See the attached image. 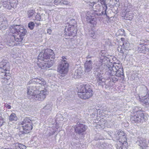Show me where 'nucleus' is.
<instances>
[{"mask_svg": "<svg viewBox=\"0 0 149 149\" xmlns=\"http://www.w3.org/2000/svg\"><path fill=\"white\" fill-rule=\"evenodd\" d=\"M3 19L2 18L0 17V29H2L3 26Z\"/></svg>", "mask_w": 149, "mask_h": 149, "instance_id": "a19ab883", "label": "nucleus"}, {"mask_svg": "<svg viewBox=\"0 0 149 149\" xmlns=\"http://www.w3.org/2000/svg\"><path fill=\"white\" fill-rule=\"evenodd\" d=\"M48 53V55H49V58H51L52 59H53L54 58L55 55L53 52V50L50 49L49 50L48 52H47Z\"/></svg>", "mask_w": 149, "mask_h": 149, "instance_id": "c85d7f7f", "label": "nucleus"}, {"mask_svg": "<svg viewBox=\"0 0 149 149\" xmlns=\"http://www.w3.org/2000/svg\"><path fill=\"white\" fill-rule=\"evenodd\" d=\"M79 91L78 96L83 99H87L91 97L93 95L92 88L88 84L81 86Z\"/></svg>", "mask_w": 149, "mask_h": 149, "instance_id": "20e7f679", "label": "nucleus"}, {"mask_svg": "<svg viewBox=\"0 0 149 149\" xmlns=\"http://www.w3.org/2000/svg\"><path fill=\"white\" fill-rule=\"evenodd\" d=\"M119 142L121 143L122 144L123 147H124L126 148L128 146V143L127 142V139L125 136L124 135H123L121 136L119 139Z\"/></svg>", "mask_w": 149, "mask_h": 149, "instance_id": "f3484780", "label": "nucleus"}, {"mask_svg": "<svg viewBox=\"0 0 149 149\" xmlns=\"http://www.w3.org/2000/svg\"><path fill=\"white\" fill-rule=\"evenodd\" d=\"M34 26V24L33 22H31L29 23L28 27L30 29H33Z\"/></svg>", "mask_w": 149, "mask_h": 149, "instance_id": "58836bf2", "label": "nucleus"}, {"mask_svg": "<svg viewBox=\"0 0 149 149\" xmlns=\"http://www.w3.org/2000/svg\"><path fill=\"white\" fill-rule=\"evenodd\" d=\"M108 76H111L110 78L112 80V81L113 82H116L118 80L119 77H121V76L120 77H118L116 76V74L114 75H107Z\"/></svg>", "mask_w": 149, "mask_h": 149, "instance_id": "cd10ccee", "label": "nucleus"}, {"mask_svg": "<svg viewBox=\"0 0 149 149\" xmlns=\"http://www.w3.org/2000/svg\"><path fill=\"white\" fill-rule=\"evenodd\" d=\"M133 17V16L131 13H126L124 16V19L126 20H131Z\"/></svg>", "mask_w": 149, "mask_h": 149, "instance_id": "a878e982", "label": "nucleus"}, {"mask_svg": "<svg viewBox=\"0 0 149 149\" xmlns=\"http://www.w3.org/2000/svg\"><path fill=\"white\" fill-rule=\"evenodd\" d=\"M105 51L102 50L100 53V62L101 63V66L100 67L101 69L100 71L104 72L105 75H111L120 77L123 76L124 73L123 70L119 64H116L110 65L108 63L110 61L109 59L105 56Z\"/></svg>", "mask_w": 149, "mask_h": 149, "instance_id": "f257e3e1", "label": "nucleus"}, {"mask_svg": "<svg viewBox=\"0 0 149 149\" xmlns=\"http://www.w3.org/2000/svg\"><path fill=\"white\" fill-rule=\"evenodd\" d=\"M29 124L33 125V123L31 120L28 117L25 118L21 123L22 126L29 125Z\"/></svg>", "mask_w": 149, "mask_h": 149, "instance_id": "412c9836", "label": "nucleus"}, {"mask_svg": "<svg viewBox=\"0 0 149 149\" xmlns=\"http://www.w3.org/2000/svg\"><path fill=\"white\" fill-rule=\"evenodd\" d=\"M46 63L47 65V66H48V67L50 68L54 64V61L53 59H49V60L48 61H46Z\"/></svg>", "mask_w": 149, "mask_h": 149, "instance_id": "c756f323", "label": "nucleus"}, {"mask_svg": "<svg viewBox=\"0 0 149 149\" xmlns=\"http://www.w3.org/2000/svg\"><path fill=\"white\" fill-rule=\"evenodd\" d=\"M124 34V30L123 29H119L116 33V36H122Z\"/></svg>", "mask_w": 149, "mask_h": 149, "instance_id": "7c9ffc66", "label": "nucleus"}, {"mask_svg": "<svg viewBox=\"0 0 149 149\" xmlns=\"http://www.w3.org/2000/svg\"><path fill=\"white\" fill-rule=\"evenodd\" d=\"M83 73V71L79 69L75 70L74 74V78L75 79L79 78H80Z\"/></svg>", "mask_w": 149, "mask_h": 149, "instance_id": "5701e85b", "label": "nucleus"}, {"mask_svg": "<svg viewBox=\"0 0 149 149\" xmlns=\"http://www.w3.org/2000/svg\"><path fill=\"white\" fill-rule=\"evenodd\" d=\"M40 67L42 69H43L44 70H46L49 68L48 67V66H47V65L46 63H43L40 65Z\"/></svg>", "mask_w": 149, "mask_h": 149, "instance_id": "473e14b6", "label": "nucleus"}, {"mask_svg": "<svg viewBox=\"0 0 149 149\" xmlns=\"http://www.w3.org/2000/svg\"><path fill=\"white\" fill-rule=\"evenodd\" d=\"M47 33L49 34H50L52 32V30L50 29H48L47 30Z\"/></svg>", "mask_w": 149, "mask_h": 149, "instance_id": "49530a36", "label": "nucleus"}, {"mask_svg": "<svg viewBox=\"0 0 149 149\" xmlns=\"http://www.w3.org/2000/svg\"><path fill=\"white\" fill-rule=\"evenodd\" d=\"M92 61L91 60L87 61L84 64L85 71V72H89L92 68Z\"/></svg>", "mask_w": 149, "mask_h": 149, "instance_id": "ddd939ff", "label": "nucleus"}, {"mask_svg": "<svg viewBox=\"0 0 149 149\" xmlns=\"http://www.w3.org/2000/svg\"><path fill=\"white\" fill-rule=\"evenodd\" d=\"M148 119L147 115L142 111L139 112L130 118V121L135 125H137L139 123L145 122Z\"/></svg>", "mask_w": 149, "mask_h": 149, "instance_id": "39448f33", "label": "nucleus"}, {"mask_svg": "<svg viewBox=\"0 0 149 149\" xmlns=\"http://www.w3.org/2000/svg\"><path fill=\"white\" fill-rule=\"evenodd\" d=\"M0 69H1V71L2 72L1 75H4V77L3 78L6 79L8 80L10 78L9 75V71L10 67L9 63H3L0 65Z\"/></svg>", "mask_w": 149, "mask_h": 149, "instance_id": "423d86ee", "label": "nucleus"}, {"mask_svg": "<svg viewBox=\"0 0 149 149\" xmlns=\"http://www.w3.org/2000/svg\"><path fill=\"white\" fill-rule=\"evenodd\" d=\"M70 32V33H69V34L68 36H71L73 37H74L76 35L77 32L76 31V30H75L74 28L73 30H72V31H71Z\"/></svg>", "mask_w": 149, "mask_h": 149, "instance_id": "c9c22d12", "label": "nucleus"}, {"mask_svg": "<svg viewBox=\"0 0 149 149\" xmlns=\"http://www.w3.org/2000/svg\"><path fill=\"white\" fill-rule=\"evenodd\" d=\"M102 73H98L97 76V82L100 85L103 86L105 84V79L102 77Z\"/></svg>", "mask_w": 149, "mask_h": 149, "instance_id": "dca6fc26", "label": "nucleus"}, {"mask_svg": "<svg viewBox=\"0 0 149 149\" xmlns=\"http://www.w3.org/2000/svg\"><path fill=\"white\" fill-rule=\"evenodd\" d=\"M145 49H146V46L143 45L142 47L141 48L140 50H139V51H141L140 52L145 53Z\"/></svg>", "mask_w": 149, "mask_h": 149, "instance_id": "79ce46f5", "label": "nucleus"}, {"mask_svg": "<svg viewBox=\"0 0 149 149\" xmlns=\"http://www.w3.org/2000/svg\"><path fill=\"white\" fill-rule=\"evenodd\" d=\"M137 143L142 149H146L148 143L144 138H141Z\"/></svg>", "mask_w": 149, "mask_h": 149, "instance_id": "f8f14e48", "label": "nucleus"}, {"mask_svg": "<svg viewBox=\"0 0 149 149\" xmlns=\"http://www.w3.org/2000/svg\"><path fill=\"white\" fill-rule=\"evenodd\" d=\"M5 107L8 109H10L11 108V106L7 103L5 104Z\"/></svg>", "mask_w": 149, "mask_h": 149, "instance_id": "c03bdc74", "label": "nucleus"}, {"mask_svg": "<svg viewBox=\"0 0 149 149\" xmlns=\"http://www.w3.org/2000/svg\"><path fill=\"white\" fill-rule=\"evenodd\" d=\"M31 82L36 83V84L35 85H38V86H39L38 84L43 85L45 84V81L44 79L41 78L33 79L32 81H30L29 83L30 84Z\"/></svg>", "mask_w": 149, "mask_h": 149, "instance_id": "2eb2a0df", "label": "nucleus"}, {"mask_svg": "<svg viewBox=\"0 0 149 149\" xmlns=\"http://www.w3.org/2000/svg\"><path fill=\"white\" fill-rule=\"evenodd\" d=\"M74 27H72L71 25H68V26H66L65 29V33L66 35L68 36L69 33L73 30Z\"/></svg>", "mask_w": 149, "mask_h": 149, "instance_id": "b1692460", "label": "nucleus"}, {"mask_svg": "<svg viewBox=\"0 0 149 149\" xmlns=\"http://www.w3.org/2000/svg\"><path fill=\"white\" fill-rule=\"evenodd\" d=\"M54 0H45V3L44 2L43 5L50 6H54Z\"/></svg>", "mask_w": 149, "mask_h": 149, "instance_id": "bb28decb", "label": "nucleus"}, {"mask_svg": "<svg viewBox=\"0 0 149 149\" xmlns=\"http://www.w3.org/2000/svg\"><path fill=\"white\" fill-rule=\"evenodd\" d=\"M8 119L10 121H16L17 119V118L15 113H12L9 116Z\"/></svg>", "mask_w": 149, "mask_h": 149, "instance_id": "393cba45", "label": "nucleus"}, {"mask_svg": "<svg viewBox=\"0 0 149 149\" xmlns=\"http://www.w3.org/2000/svg\"><path fill=\"white\" fill-rule=\"evenodd\" d=\"M4 149H13V148H5Z\"/></svg>", "mask_w": 149, "mask_h": 149, "instance_id": "603ef678", "label": "nucleus"}, {"mask_svg": "<svg viewBox=\"0 0 149 149\" xmlns=\"http://www.w3.org/2000/svg\"><path fill=\"white\" fill-rule=\"evenodd\" d=\"M117 149H123V148L122 147L120 146V147H119Z\"/></svg>", "mask_w": 149, "mask_h": 149, "instance_id": "3c124183", "label": "nucleus"}, {"mask_svg": "<svg viewBox=\"0 0 149 149\" xmlns=\"http://www.w3.org/2000/svg\"><path fill=\"white\" fill-rule=\"evenodd\" d=\"M117 50L118 52L121 53H123L124 52V49L123 47V46L120 45L117 48Z\"/></svg>", "mask_w": 149, "mask_h": 149, "instance_id": "72a5a7b5", "label": "nucleus"}, {"mask_svg": "<svg viewBox=\"0 0 149 149\" xmlns=\"http://www.w3.org/2000/svg\"><path fill=\"white\" fill-rule=\"evenodd\" d=\"M101 3L102 4H103L104 7H105V14H106V11L107 8V4H106V0H100Z\"/></svg>", "mask_w": 149, "mask_h": 149, "instance_id": "4c0bfd02", "label": "nucleus"}, {"mask_svg": "<svg viewBox=\"0 0 149 149\" xmlns=\"http://www.w3.org/2000/svg\"><path fill=\"white\" fill-rule=\"evenodd\" d=\"M68 2L64 1L63 0L62 1V5L63 4L66 5L68 4Z\"/></svg>", "mask_w": 149, "mask_h": 149, "instance_id": "a18cd8bd", "label": "nucleus"}, {"mask_svg": "<svg viewBox=\"0 0 149 149\" xmlns=\"http://www.w3.org/2000/svg\"><path fill=\"white\" fill-rule=\"evenodd\" d=\"M12 147L13 149H25L26 146L21 144L16 143L14 144Z\"/></svg>", "mask_w": 149, "mask_h": 149, "instance_id": "4be33fe9", "label": "nucleus"}, {"mask_svg": "<svg viewBox=\"0 0 149 149\" xmlns=\"http://www.w3.org/2000/svg\"><path fill=\"white\" fill-rule=\"evenodd\" d=\"M87 128V127L82 124L78 123L75 126V132L76 133L80 134L85 132Z\"/></svg>", "mask_w": 149, "mask_h": 149, "instance_id": "9b49d317", "label": "nucleus"}, {"mask_svg": "<svg viewBox=\"0 0 149 149\" xmlns=\"http://www.w3.org/2000/svg\"><path fill=\"white\" fill-rule=\"evenodd\" d=\"M142 109L141 107H136L134 108V111H135L138 113L139 112L142 111L141 110Z\"/></svg>", "mask_w": 149, "mask_h": 149, "instance_id": "37998d69", "label": "nucleus"}, {"mask_svg": "<svg viewBox=\"0 0 149 149\" xmlns=\"http://www.w3.org/2000/svg\"><path fill=\"white\" fill-rule=\"evenodd\" d=\"M3 123V121L2 119L0 117V126H1Z\"/></svg>", "mask_w": 149, "mask_h": 149, "instance_id": "de8ad7c7", "label": "nucleus"}, {"mask_svg": "<svg viewBox=\"0 0 149 149\" xmlns=\"http://www.w3.org/2000/svg\"><path fill=\"white\" fill-rule=\"evenodd\" d=\"M52 106L50 104H47L44 107L43 109L47 110L48 112L50 111L52 109Z\"/></svg>", "mask_w": 149, "mask_h": 149, "instance_id": "2f4dec72", "label": "nucleus"}, {"mask_svg": "<svg viewBox=\"0 0 149 149\" xmlns=\"http://www.w3.org/2000/svg\"><path fill=\"white\" fill-rule=\"evenodd\" d=\"M66 58L65 57H62V59H61V63H62L63 61H65L67 62L66 60H65V59H66Z\"/></svg>", "mask_w": 149, "mask_h": 149, "instance_id": "09e8293b", "label": "nucleus"}, {"mask_svg": "<svg viewBox=\"0 0 149 149\" xmlns=\"http://www.w3.org/2000/svg\"><path fill=\"white\" fill-rule=\"evenodd\" d=\"M48 93V92L45 89L40 91L39 93L35 95L33 98L36 100L42 101L45 98Z\"/></svg>", "mask_w": 149, "mask_h": 149, "instance_id": "1a4fd4ad", "label": "nucleus"}, {"mask_svg": "<svg viewBox=\"0 0 149 149\" xmlns=\"http://www.w3.org/2000/svg\"><path fill=\"white\" fill-rule=\"evenodd\" d=\"M140 100L147 107H149V94L146 95L141 99L139 97Z\"/></svg>", "mask_w": 149, "mask_h": 149, "instance_id": "a211bd4d", "label": "nucleus"}, {"mask_svg": "<svg viewBox=\"0 0 149 149\" xmlns=\"http://www.w3.org/2000/svg\"><path fill=\"white\" fill-rule=\"evenodd\" d=\"M120 39L123 42V45H122L124 49V50L130 49L129 48L130 45V43L127 40H125L123 38H121Z\"/></svg>", "mask_w": 149, "mask_h": 149, "instance_id": "6ab92c4d", "label": "nucleus"}, {"mask_svg": "<svg viewBox=\"0 0 149 149\" xmlns=\"http://www.w3.org/2000/svg\"><path fill=\"white\" fill-rule=\"evenodd\" d=\"M62 0H54V5H62Z\"/></svg>", "mask_w": 149, "mask_h": 149, "instance_id": "e433bc0d", "label": "nucleus"}, {"mask_svg": "<svg viewBox=\"0 0 149 149\" xmlns=\"http://www.w3.org/2000/svg\"><path fill=\"white\" fill-rule=\"evenodd\" d=\"M68 65L67 62L63 61L58 65L57 72L62 76H65L68 72Z\"/></svg>", "mask_w": 149, "mask_h": 149, "instance_id": "0eeeda50", "label": "nucleus"}, {"mask_svg": "<svg viewBox=\"0 0 149 149\" xmlns=\"http://www.w3.org/2000/svg\"><path fill=\"white\" fill-rule=\"evenodd\" d=\"M49 58V56L47 52H45L44 53H40L38 57V60H40L44 61H47V60Z\"/></svg>", "mask_w": 149, "mask_h": 149, "instance_id": "4468645a", "label": "nucleus"}, {"mask_svg": "<svg viewBox=\"0 0 149 149\" xmlns=\"http://www.w3.org/2000/svg\"><path fill=\"white\" fill-rule=\"evenodd\" d=\"M93 6L94 12L92 11L86 14V19L88 22L93 25L96 24V19L95 18V15L97 16L101 15L104 14L103 11H101L100 5L98 4H96L93 2L89 4Z\"/></svg>", "mask_w": 149, "mask_h": 149, "instance_id": "7ed1b4c3", "label": "nucleus"}, {"mask_svg": "<svg viewBox=\"0 0 149 149\" xmlns=\"http://www.w3.org/2000/svg\"><path fill=\"white\" fill-rule=\"evenodd\" d=\"M10 32L12 33L11 39L13 42H21L26 33V30L22 25H15L10 28Z\"/></svg>", "mask_w": 149, "mask_h": 149, "instance_id": "f03ea898", "label": "nucleus"}, {"mask_svg": "<svg viewBox=\"0 0 149 149\" xmlns=\"http://www.w3.org/2000/svg\"><path fill=\"white\" fill-rule=\"evenodd\" d=\"M40 88V86L38 85L28 86L27 88V94L32 96L33 97L35 95L38 93L37 92L39 91Z\"/></svg>", "mask_w": 149, "mask_h": 149, "instance_id": "6e6552de", "label": "nucleus"}, {"mask_svg": "<svg viewBox=\"0 0 149 149\" xmlns=\"http://www.w3.org/2000/svg\"><path fill=\"white\" fill-rule=\"evenodd\" d=\"M90 35L93 38L95 39L96 38V35L94 31H91L90 33Z\"/></svg>", "mask_w": 149, "mask_h": 149, "instance_id": "ea45409f", "label": "nucleus"}, {"mask_svg": "<svg viewBox=\"0 0 149 149\" xmlns=\"http://www.w3.org/2000/svg\"><path fill=\"white\" fill-rule=\"evenodd\" d=\"M32 125H33L29 124V125H24L22 126L23 131H20L19 134V136L20 137H22L24 136L25 134L29 132L33 128Z\"/></svg>", "mask_w": 149, "mask_h": 149, "instance_id": "9d476101", "label": "nucleus"}, {"mask_svg": "<svg viewBox=\"0 0 149 149\" xmlns=\"http://www.w3.org/2000/svg\"><path fill=\"white\" fill-rule=\"evenodd\" d=\"M93 57V56H90V55H88L86 57L87 59H89V58H92Z\"/></svg>", "mask_w": 149, "mask_h": 149, "instance_id": "8fccbe9b", "label": "nucleus"}, {"mask_svg": "<svg viewBox=\"0 0 149 149\" xmlns=\"http://www.w3.org/2000/svg\"><path fill=\"white\" fill-rule=\"evenodd\" d=\"M35 12L34 11L31 10H29L28 12V17H32L35 14Z\"/></svg>", "mask_w": 149, "mask_h": 149, "instance_id": "f704fd0d", "label": "nucleus"}, {"mask_svg": "<svg viewBox=\"0 0 149 149\" xmlns=\"http://www.w3.org/2000/svg\"><path fill=\"white\" fill-rule=\"evenodd\" d=\"M132 6L131 3H125L124 6V10L126 13L130 12L132 9Z\"/></svg>", "mask_w": 149, "mask_h": 149, "instance_id": "aec40b11", "label": "nucleus"}]
</instances>
